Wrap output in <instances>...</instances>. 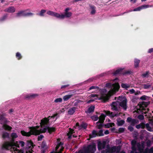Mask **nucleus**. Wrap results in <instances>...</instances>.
I'll return each instance as SVG.
<instances>
[{"label": "nucleus", "mask_w": 153, "mask_h": 153, "mask_svg": "<svg viewBox=\"0 0 153 153\" xmlns=\"http://www.w3.org/2000/svg\"><path fill=\"white\" fill-rule=\"evenodd\" d=\"M18 137L17 134L14 132L10 134L12 140L9 142H5L2 146V149L10 150L12 153H33L32 149L33 147V143L30 141H27L25 149L23 148L25 145L24 142L21 141H15L14 139Z\"/></svg>", "instance_id": "nucleus-1"}, {"label": "nucleus", "mask_w": 153, "mask_h": 153, "mask_svg": "<svg viewBox=\"0 0 153 153\" xmlns=\"http://www.w3.org/2000/svg\"><path fill=\"white\" fill-rule=\"evenodd\" d=\"M57 115V114H55L52 116H49L48 118H45L42 120L40 123L41 128L40 129H39V126H36L30 127V131L28 132L21 131V134L24 136L29 137L31 134L38 135L47 131L50 133L56 130L54 127H49L48 126L56 120Z\"/></svg>", "instance_id": "nucleus-2"}, {"label": "nucleus", "mask_w": 153, "mask_h": 153, "mask_svg": "<svg viewBox=\"0 0 153 153\" xmlns=\"http://www.w3.org/2000/svg\"><path fill=\"white\" fill-rule=\"evenodd\" d=\"M119 82L118 79L116 78L113 80L112 83L109 82L106 84L105 87H106L111 88V90L108 93L105 89L100 90L97 86H92L90 87L89 89V90L92 89H97V91H98L100 92V95L96 94H91L90 97L94 98V99L90 100L87 102V103H90L94 101V100L97 99L102 100L104 102L108 100L111 95L115 94L116 92L118 91L120 87L118 83Z\"/></svg>", "instance_id": "nucleus-3"}, {"label": "nucleus", "mask_w": 153, "mask_h": 153, "mask_svg": "<svg viewBox=\"0 0 153 153\" xmlns=\"http://www.w3.org/2000/svg\"><path fill=\"white\" fill-rule=\"evenodd\" d=\"M105 141H100L97 143V148L101 153H125L124 151L120 152V146H113L110 148L109 144L106 145Z\"/></svg>", "instance_id": "nucleus-4"}, {"label": "nucleus", "mask_w": 153, "mask_h": 153, "mask_svg": "<svg viewBox=\"0 0 153 153\" xmlns=\"http://www.w3.org/2000/svg\"><path fill=\"white\" fill-rule=\"evenodd\" d=\"M145 142L143 141L141 143H137L135 140L131 142L132 151L130 153H153V147L151 149L146 148L144 149Z\"/></svg>", "instance_id": "nucleus-5"}, {"label": "nucleus", "mask_w": 153, "mask_h": 153, "mask_svg": "<svg viewBox=\"0 0 153 153\" xmlns=\"http://www.w3.org/2000/svg\"><path fill=\"white\" fill-rule=\"evenodd\" d=\"M126 102V97H119L117 101L113 102L111 105V109L114 111L117 110L118 104L119 102L120 105L126 110L127 108Z\"/></svg>", "instance_id": "nucleus-6"}, {"label": "nucleus", "mask_w": 153, "mask_h": 153, "mask_svg": "<svg viewBox=\"0 0 153 153\" xmlns=\"http://www.w3.org/2000/svg\"><path fill=\"white\" fill-rule=\"evenodd\" d=\"M149 104V102H143L140 103L137 107V112L139 113L143 112L144 110L145 111L143 112V113L146 114L149 110V109L147 108L146 109V108L147 106Z\"/></svg>", "instance_id": "nucleus-7"}, {"label": "nucleus", "mask_w": 153, "mask_h": 153, "mask_svg": "<svg viewBox=\"0 0 153 153\" xmlns=\"http://www.w3.org/2000/svg\"><path fill=\"white\" fill-rule=\"evenodd\" d=\"M9 122V121L7 120L3 116H1L0 117V123L2 124L3 128L7 131H10L12 128V127L7 125Z\"/></svg>", "instance_id": "nucleus-8"}, {"label": "nucleus", "mask_w": 153, "mask_h": 153, "mask_svg": "<svg viewBox=\"0 0 153 153\" xmlns=\"http://www.w3.org/2000/svg\"><path fill=\"white\" fill-rule=\"evenodd\" d=\"M60 139H57V144L56 148L55 150L52 152L51 153H61L62 151L64 149L63 143L60 142Z\"/></svg>", "instance_id": "nucleus-9"}, {"label": "nucleus", "mask_w": 153, "mask_h": 153, "mask_svg": "<svg viewBox=\"0 0 153 153\" xmlns=\"http://www.w3.org/2000/svg\"><path fill=\"white\" fill-rule=\"evenodd\" d=\"M47 14L49 15H51L60 19H63V14H59L58 13L54 12L53 11H49L47 12Z\"/></svg>", "instance_id": "nucleus-10"}, {"label": "nucleus", "mask_w": 153, "mask_h": 153, "mask_svg": "<svg viewBox=\"0 0 153 153\" xmlns=\"http://www.w3.org/2000/svg\"><path fill=\"white\" fill-rule=\"evenodd\" d=\"M33 14L30 13H27L25 11H21L17 14L16 16L17 17L22 16H31L33 15Z\"/></svg>", "instance_id": "nucleus-11"}, {"label": "nucleus", "mask_w": 153, "mask_h": 153, "mask_svg": "<svg viewBox=\"0 0 153 153\" xmlns=\"http://www.w3.org/2000/svg\"><path fill=\"white\" fill-rule=\"evenodd\" d=\"M87 126V124L85 123H82L80 126L79 125L78 123L76 124V126L74 127L75 128H77L78 130H80L82 129H85L86 128Z\"/></svg>", "instance_id": "nucleus-12"}, {"label": "nucleus", "mask_w": 153, "mask_h": 153, "mask_svg": "<svg viewBox=\"0 0 153 153\" xmlns=\"http://www.w3.org/2000/svg\"><path fill=\"white\" fill-rule=\"evenodd\" d=\"M70 9L68 8H66L65 10V14H63L64 19L65 17H70L72 15V13L71 12H69L68 11Z\"/></svg>", "instance_id": "nucleus-13"}, {"label": "nucleus", "mask_w": 153, "mask_h": 153, "mask_svg": "<svg viewBox=\"0 0 153 153\" xmlns=\"http://www.w3.org/2000/svg\"><path fill=\"white\" fill-rule=\"evenodd\" d=\"M127 121L128 122L130 123L131 125L132 126H134L137 123L136 120L135 119H132L129 117L127 118Z\"/></svg>", "instance_id": "nucleus-14"}, {"label": "nucleus", "mask_w": 153, "mask_h": 153, "mask_svg": "<svg viewBox=\"0 0 153 153\" xmlns=\"http://www.w3.org/2000/svg\"><path fill=\"white\" fill-rule=\"evenodd\" d=\"M104 113L106 115L110 117H113L116 115V114H114L112 112H111L109 111H104Z\"/></svg>", "instance_id": "nucleus-15"}, {"label": "nucleus", "mask_w": 153, "mask_h": 153, "mask_svg": "<svg viewBox=\"0 0 153 153\" xmlns=\"http://www.w3.org/2000/svg\"><path fill=\"white\" fill-rule=\"evenodd\" d=\"M76 109L75 107H72L70 108L68 111V114L70 115H72L74 113Z\"/></svg>", "instance_id": "nucleus-16"}, {"label": "nucleus", "mask_w": 153, "mask_h": 153, "mask_svg": "<svg viewBox=\"0 0 153 153\" xmlns=\"http://www.w3.org/2000/svg\"><path fill=\"white\" fill-rule=\"evenodd\" d=\"M94 108L95 107L94 106H91L88 108L87 111H85V112L87 114H90L94 111Z\"/></svg>", "instance_id": "nucleus-17"}, {"label": "nucleus", "mask_w": 153, "mask_h": 153, "mask_svg": "<svg viewBox=\"0 0 153 153\" xmlns=\"http://www.w3.org/2000/svg\"><path fill=\"white\" fill-rule=\"evenodd\" d=\"M106 116V115H104L103 114H101V115L99 117L100 122L103 123L105 120V117Z\"/></svg>", "instance_id": "nucleus-18"}, {"label": "nucleus", "mask_w": 153, "mask_h": 153, "mask_svg": "<svg viewBox=\"0 0 153 153\" xmlns=\"http://www.w3.org/2000/svg\"><path fill=\"white\" fill-rule=\"evenodd\" d=\"M98 134L97 132V131L95 130H93L91 134L89 135L90 139L93 137H94L97 136Z\"/></svg>", "instance_id": "nucleus-19"}, {"label": "nucleus", "mask_w": 153, "mask_h": 153, "mask_svg": "<svg viewBox=\"0 0 153 153\" xmlns=\"http://www.w3.org/2000/svg\"><path fill=\"white\" fill-rule=\"evenodd\" d=\"M124 123V121L120 119L117 120V123L118 126H120L123 125Z\"/></svg>", "instance_id": "nucleus-20"}, {"label": "nucleus", "mask_w": 153, "mask_h": 153, "mask_svg": "<svg viewBox=\"0 0 153 153\" xmlns=\"http://www.w3.org/2000/svg\"><path fill=\"white\" fill-rule=\"evenodd\" d=\"M5 11L8 12L13 13L15 12V9L13 7H10L6 9Z\"/></svg>", "instance_id": "nucleus-21"}, {"label": "nucleus", "mask_w": 153, "mask_h": 153, "mask_svg": "<svg viewBox=\"0 0 153 153\" xmlns=\"http://www.w3.org/2000/svg\"><path fill=\"white\" fill-rule=\"evenodd\" d=\"M141 10H142L141 7V6H140V7H137L136 8L134 9L133 10H128L127 12L124 13H123V14H124L125 13H128V12H132L133 11H139Z\"/></svg>", "instance_id": "nucleus-22"}, {"label": "nucleus", "mask_w": 153, "mask_h": 153, "mask_svg": "<svg viewBox=\"0 0 153 153\" xmlns=\"http://www.w3.org/2000/svg\"><path fill=\"white\" fill-rule=\"evenodd\" d=\"M123 68H119L117 69L113 73V74L116 75L118 74H121Z\"/></svg>", "instance_id": "nucleus-23"}, {"label": "nucleus", "mask_w": 153, "mask_h": 153, "mask_svg": "<svg viewBox=\"0 0 153 153\" xmlns=\"http://www.w3.org/2000/svg\"><path fill=\"white\" fill-rule=\"evenodd\" d=\"M74 131V130H73L72 129H70L69 131L67 134V136H68V138H69L70 139L71 138L72 134L73 132H74L73 131Z\"/></svg>", "instance_id": "nucleus-24"}, {"label": "nucleus", "mask_w": 153, "mask_h": 153, "mask_svg": "<svg viewBox=\"0 0 153 153\" xmlns=\"http://www.w3.org/2000/svg\"><path fill=\"white\" fill-rule=\"evenodd\" d=\"M140 60L137 59H135L134 60V65L135 68L138 67L139 64L140 63Z\"/></svg>", "instance_id": "nucleus-25"}, {"label": "nucleus", "mask_w": 153, "mask_h": 153, "mask_svg": "<svg viewBox=\"0 0 153 153\" xmlns=\"http://www.w3.org/2000/svg\"><path fill=\"white\" fill-rule=\"evenodd\" d=\"M2 137L4 138H8L9 137V134L7 132L4 131L2 134Z\"/></svg>", "instance_id": "nucleus-26"}, {"label": "nucleus", "mask_w": 153, "mask_h": 153, "mask_svg": "<svg viewBox=\"0 0 153 153\" xmlns=\"http://www.w3.org/2000/svg\"><path fill=\"white\" fill-rule=\"evenodd\" d=\"M129 92L131 94L135 93V95L139 94L140 93V91H137V92H135L134 90L133 89L130 90H129Z\"/></svg>", "instance_id": "nucleus-27"}, {"label": "nucleus", "mask_w": 153, "mask_h": 153, "mask_svg": "<svg viewBox=\"0 0 153 153\" xmlns=\"http://www.w3.org/2000/svg\"><path fill=\"white\" fill-rule=\"evenodd\" d=\"M121 86L123 88L127 89L130 87V85L127 84L122 83Z\"/></svg>", "instance_id": "nucleus-28"}, {"label": "nucleus", "mask_w": 153, "mask_h": 153, "mask_svg": "<svg viewBox=\"0 0 153 153\" xmlns=\"http://www.w3.org/2000/svg\"><path fill=\"white\" fill-rule=\"evenodd\" d=\"M72 96V95H65L63 97V99L64 101H67Z\"/></svg>", "instance_id": "nucleus-29"}, {"label": "nucleus", "mask_w": 153, "mask_h": 153, "mask_svg": "<svg viewBox=\"0 0 153 153\" xmlns=\"http://www.w3.org/2000/svg\"><path fill=\"white\" fill-rule=\"evenodd\" d=\"M38 95L37 94H30L28 95L26 97V98H33L37 97Z\"/></svg>", "instance_id": "nucleus-30"}, {"label": "nucleus", "mask_w": 153, "mask_h": 153, "mask_svg": "<svg viewBox=\"0 0 153 153\" xmlns=\"http://www.w3.org/2000/svg\"><path fill=\"white\" fill-rule=\"evenodd\" d=\"M149 71H146L145 73L143 74L142 75V77H147L149 76Z\"/></svg>", "instance_id": "nucleus-31"}, {"label": "nucleus", "mask_w": 153, "mask_h": 153, "mask_svg": "<svg viewBox=\"0 0 153 153\" xmlns=\"http://www.w3.org/2000/svg\"><path fill=\"white\" fill-rule=\"evenodd\" d=\"M146 127L147 130L150 131H152L153 132V129H152L151 127L149 126V124L147 123L146 124Z\"/></svg>", "instance_id": "nucleus-32"}, {"label": "nucleus", "mask_w": 153, "mask_h": 153, "mask_svg": "<svg viewBox=\"0 0 153 153\" xmlns=\"http://www.w3.org/2000/svg\"><path fill=\"white\" fill-rule=\"evenodd\" d=\"M151 85L149 84H143V88L145 89H148L150 87Z\"/></svg>", "instance_id": "nucleus-33"}, {"label": "nucleus", "mask_w": 153, "mask_h": 153, "mask_svg": "<svg viewBox=\"0 0 153 153\" xmlns=\"http://www.w3.org/2000/svg\"><path fill=\"white\" fill-rule=\"evenodd\" d=\"M62 101V99L61 98H59L56 99L54 102L56 103L57 102H61Z\"/></svg>", "instance_id": "nucleus-34"}, {"label": "nucleus", "mask_w": 153, "mask_h": 153, "mask_svg": "<svg viewBox=\"0 0 153 153\" xmlns=\"http://www.w3.org/2000/svg\"><path fill=\"white\" fill-rule=\"evenodd\" d=\"M46 12V10H42L39 14V15L41 16H43L44 14Z\"/></svg>", "instance_id": "nucleus-35"}, {"label": "nucleus", "mask_w": 153, "mask_h": 153, "mask_svg": "<svg viewBox=\"0 0 153 153\" xmlns=\"http://www.w3.org/2000/svg\"><path fill=\"white\" fill-rule=\"evenodd\" d=\"M142 9L146 8L148 7H151V6L149 5H144L141 6Z\"/></svg>", "instance_id": "nucleus-36"}, {"label": "nucleus", "mask_w": 153, "mask_h": 153, "mask_svg": "<svg viewBox=\"0 0 153 153\" xmlns=\"http://www.w3.org/2000/svg\"><path fill=\"white\" fill-rule=\"evenodd\" d=\"M16 57L18 59H19L22 58V56L21 54L19 52H17L16 54Z\"/></svg>", "instance_id": "nucleus-37"}, {"label": "nucleus", "mask_w": 153, "mask_h": 153, "mask_svg": "<svg viewBox=\"0 0 153 153\" xmlns=\"http://www.w3.org/2000/svg\"><path fill=\"white\" fill-rule=\"evenodd\" d=\"M102 123H101L100 122V123L99 122H98L97 123V126H98V128H100L102 127Z\"/></svg>", "instance_id": "nucleus-38"}, {"label": "nucleus", "mask_w": 153, "mask_h": 153, "mask_svg": "<svg viewBox=\"0 0 153 153\" xmlns=\"http://www.w3.org/2000/svg\"><path fill=\"white\" fill-rule=\"evenodd\" d=\"M97 134L98 135L100 136H102L104 135L103 131L102 130H100L99 131V132L97 133Z\"/></svg>", "instance_id": "nucleus-39"}, {"label": "nucleus", "mask_w": 153, "mask_h": 153, "mask_svg": "<svg viewBox=\"0 0 153 153\" xmlns=\"http://www.w3.org/2000/svg\"><path fill=\"white\" fill-rule=\"evenodd\" d=\"M92 10L91 12V13L92 14H94L95 13V8L93 6H91V7Z\"/></svg>", "instance_id": "nucleus-40"}, {"label": "nucleus", "mask_w": 153, "mask_h": 153, "mask_svg": "<svg viewBox=\"0 0 153 153\" xmlns=\"http://www.w3.org/2000/svg\"><path fill=\"white\" fill-rule=\"evenodd\" d=\"M41 146L43 149H46L48 148V146L45 145V142H42Z\"/></svg>", "instance_id": "nucleus-41"}, {"label": "nucleus", "mask_w": 153, "mask_h": 153, "mask_svg": "<svg viewBox=\"0 0 153 153\" xmlns=\"http://www.w3.org/2000/svg\"><path fill=\"white\" fill-rule=\"evenodd\" d=\"M146 144L147 146H149L151 144V142L149 140H148L146 142Z\"/></svg>", "instance_id": "nucleus-42"}, {"label": "nucleus", "mask_w": 153, "mask_h": 153, "mask_svg": "<svg viewBox=\"0 0 153 153\" xmlns=\"http://www.w3.org/2000/svg\"><path fill=\"white\" fill-rule=\"evenodd\" d=\"M92 119L94 121H96L98 119V117L97 116H94L92 117Z\"/></svg>", "instance_id": "nucleus-43"}, {"label": "nucleus", "mask_w": 153, "mask_h": 153, "mask_svg": "<svg viewBox=\"0 0 153 153\" xmlns=\"http://www.w3.org/2000/svg\"><path fill=\"white\" fill-rule=\"evenodd\" d=\"M138 118L140 120H143L144 119V117L143 115H140L138 116Z\"/></svg>", "instance_id": "nucleus-44"}, {"label": "nucleus", "mask_w": 153, "mask_h": 153, "mask_svg": "<svg viewBox=\"0 0 153 153\" xmlns=\"http://www.w3.org/2000/svg\"><path fill=\"white\" fill-rule=\"evenodd\" d=\"M124 131V128H120L118 130V131L120 133L123 132Z\"/></svg>", "instance_id": "nucleus-45"}, {"label": "nucleus", "mask_w": 153, "mask_h": 153, "mask_svg": "<svg viewBox=\"0 0 153 153\" xmlns=\"http://www.w3.org/2000/svg\"><path fill=\"white\" fill-rule=\"evenodd\" d=\"M136 127L137 129L140 128H143V126H142V125H140V124H139V125L136 126Z\"/></svg>", "instance_id": "nucleus-46"}, {"label": "nucleus", "mask_w": 153, "mask_h": 153, "mask_svg": "<svg viewBox=\"0 0 153 153\" xmlns=\"http://www.w3.org/2000/svg\"><path fill=\"white\" fill-rule=\"evenodd\" d=\"M44 137L42 135H41L39 136L38 137V140H41Z\"/></svg>", "instance_id": "nucleus-47"}, {"label": "nucleus", "mask_w": 153, "mask_h": 153, "mask_svg": "<svg viewBox=\"0 0 153 153\" xmlns=\"http://www.w3.org/2000/svg\"><path fill=\"white\" fill-rule=\"evenodd\" d=\"M147 98V96L145 95H143L140 97V99L141 100H145Z\"/></svg>", "instance_id": "nucleus-48"}, {"label": "nucleus", "mask_w": 153, "mask_h": 153, "mask_svg": "<svg viewBox=\"0 0 153 153\" xmlns=\"http://www.w3.org/2000/svg\"><path fill=\"white\" fill-rule=\"evenodd\" d=\"M128 128L131 131H132L133 130V128L131 126H128Z\"/></svg>", "instance_id": "nucleus-49"}, {"label": "nucleus", "mask_w": 153, "mask_h": 153, "mask_svg": "<svg viewBox=\"0 0 153 153\" xmlns=\"http://www.w3.org/2000/svg\"><path fill=\"white\" fill-rule=\"evenodd\" d=\"M68 86H69L68 85H62L61 86V88H66V87Z\"/></svg>", "instance_id": "nucleus-50"}, {"label": "nucleus", "mask_w": 153, "mask_h": 153, "mask_svg": "<svg viewBox=\"0 0 153 153\" xmlns=\"http://www.w3.org/2000/svg\"><path fill=\"white\" fill-rule=\"evenodd\" d=\"M153 51V48H151L149 49L148 52L149 53H151Z\"/></svg>", "instance_id": "nucleus-51"}, {"label": "nucleus", "mask_w": 153, "mask_h": 153, "mask_svg": "<svg viewBox=\"0 0 153 153\" xmlns=\"http://www.w3.org/2000/svg\"><path fill=\"white\" fill-rule=\"evenodd\" d=\"M109 131L108 130H106L104 132V134H109Z\"/></svg>", "instance_id": "nucleus-52"}, {"label": "nucleus", "mask_w": 153, "mask_h": 153, "mask_svg": "<svg viewBox=\"0 0 153 153\" xmlns=\"http://www.w3.org/2000/svg\"><path fill=\"white\" fill-rule=\"evenodd\" d=\"M109 127H112L113 126H114V123H109Z\"/></svg>", "instance_id": "nucleus-53"}, {"label": "nucleus", "mask_w": 153, "mask_h": 153, "mask_svg": "<svg viewBox=\"0 0 153 153\" xmlns=\"http://www.w3.org/2000/svg\"><path fill=\"white\" fill-rule=\"evenodd\" d=\"M150 123L151 124H153V120L151 119V120L150 122Z\"/></svg>", "instance_id": "nucleus-54"}, {"label": "nucleus", "mask_w": 153, "mask_h": 153, "mask_svg": "<svg viewBox=\"0 0 153 153\" xmlns=\"http://www.w3.org/2000/svg\"><path fill=\"white\" fill-rule=\"evenodd\" d=\"M136 1L137 0H131V1L132 2L134 3H135Z\"/></svg>", "instance_id": "nucleus-55"}, {"label": "nucleus", "mask_w": 153, "mask_h": 153, "mask_svg": "<svg viewBox=\"0 0 153 153\" xmlns=\"http://www.w3.org/2000/svg\"><path fill=\"white\" fill-rule=\"evenodd\" d=\"M130 73V71H127L126 72V74H129Z\"/></svg>", "instance_id": "nucleus-56"}, {"label": "nucleus", "mask_w": 153, "mask_h": 153, "mask_svg": "<svg viewBox=\"0 0 153 153\" xmlns=\"http://www.w3.org/2000/svg\"><path fill=\"white\" fill-rule=\"evenodd\" d=\"M13 111V110L12 109H11V110H10V112L11 113V112H12Z\"/></svg>", "instance_id": "nucleus-57"}, {"label": "nucleus", "mask_w": 153, "mask_h": 153, "mask_svg": "<svg viewBox=\"0 0 153 153\" xmlns=\"http://www.w3.org/2000/svg\"><path fill=\"white\" fill-rule=\"evenodd\" d=\"M146 0H141V1H146Z\"/></svg>", "instance_id": "nucleus-58"}, {"label": "nucleus", "mask_w": 153, "mask_h": 153, "mask_svg": "<svg viewBox=\"0 0 153 153\" xmlns=\"http://www.w3.org/2000/svg\"><path fill=\"white\" fill-rule=\"evenodd\" d=\"M73 136L74 137H76V136H74V135Z\"/></svg>", "instance_id": "nucleus-59"}, {"label": "nucleus", "mask_w": 153, "mask_h": 153, "mask_svg": "<svg viewBox=\"0 0 153 153\" xmlns=\"http://www.w3.org/2000/svg\"><path fill=\"white\" fill-rule=\"evenodd\" d=\"M1 2H3V0H1Z\"/></svg>", "instance_id": "nucleus-60"}, {"label": "nucleus", "mask_w": 153, "mask_h": 153, "mask_svg": "<svg viewBox=\"0 0 153 153\" xmlns=\"http://www.w3.org/2000/svg\"><path fill=\"white\" fill-rule=\"evenodd\" d=\"M152 96L153 97V94H152Z\"/></svg>", "instance_id": "nucleus-61"}, {"label": "nucleus", "mask_w": 153, "mask_h": 153, "mask_svg": "<svg viewBox=\"0 0 153 153\" xmlns=\"http://www.w3.org/2000/svg\"><path fill=\"white\" fill-rule=\"evenodd\" d=\"M152 89L153 90V87L152 88Z\"/></svg>", "instance_id": "nucleus-62"}, {"label": "nucleus", "mask_w": 153, "mask_h": 153, "mask_svg": "<svg viewBox=\"0 0 153 153\" xmlns=\"http://www.w3.org/2000/svg\"><path fill=\"white\" fill-rule=\"evenodd\" d=\"M152 140H153V137H152Z\"/></svg>", "instance_id": "nucleus-63"}]
</instances>
